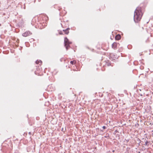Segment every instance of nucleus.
I'll use <instances>...</instances> for the list:
<instances>
[{"label": "nucleus", "instance_id": "nucleus-1", "mask_svg": "<svg viewBox=\"0 0 153 153\" xmlns=\"http://www.w3.org/2000/svg\"><path fill=\"white\" fill-rule=\"evenodd\" d=\"M142 15L141 8L137 7L134 11V20L135 22H137L140 20Z\"/></svg>", "mask_w": 153, "mask_h": 153}, {"label": "nucleus", "instance_id": "nucleus-2", "mask_svg": "<svg viewBox=\"0 0 153 153\" xmlns=\"http://www.w3.org/2000/svg\"><path fill=\"white\" fill-rule=\"evenodd\" d=\"M65 45L66 47L67 50H68L69 45L71 43L69 41L68 39L67 38L65 37L64 39Z\"/></svg>", "mask_w": 153, "mask_h": 153}, {"label": "nucleus", "instance_id": "nucleus-3", "mask_svg": "<svg viewBox=\"0 0 153 153\" xmlns=\"http://www.w3.org/2000/svg\"><path fill=\"white\" fill-rule=\"evenodd\" d=\"M31 33L29 31H27L23 33L22 34L23 36L24 37H26L27 36L30 35Z\"/></svg>", "mask_w": 153, "mask_h": 153}, {"label": "nucleus", "instance_id": "nucleus-4", "mask_svg": "<svg viewBox=\"0 0 153 153\" xmlns=\"http://www.w3.org/2000/svg\"><path fill=\"white\" fill-rule=\"evenodd\" d=\"M117 44L116 42L113 43L112 45V47L113 48L115 49L117 47Z\"/></svg>", "mask_w": 153, "mask_h": 153}, {"label": "nucleus", "instance_id": "nucleus-5", "mask_svg": "<svg viewBox=\"0 0 153 153\" xmlns=\"http://www.w3.org/2000/svg\"><path fill=\"white\" fill-rule=\"evenodd\" d=\"M69 29V28H68L66 29L65 30H63V31H64L65 32V33L66 34H68L69 33V31H68V30Z\"/></svg>", "mask_w": 153, "mask_h": 153}, {"label": "nucleus", "instance_id": "nucleus-6", "mask_svg": "<svg viewBox=\"0 0 153 153\" xmlns=\"http://www.w3.org/2000/svg\"><path fill=\"white\" fill-rule=\"evenodd\" d=\"M120 38V35H117L116 36V39L117 40H119Z\"/></svg>", "mask_w": 153, "mask_h": 153}, {"label": "nucleus", "instance_id": "nucleus-7", "mask_svg": "<svg viewBox=\"0 0 153 153\" xmlns=\"http://www.w3.org/2000/svg\"><path fill=\"white\" fill-rule=\"evenodd\" d=\"M70 63L71 64L73 65L75 63V61H71L70 62Z\"/></svg>", "mask_w": 153, "mask_h": 153}, {"label": "nucleus", "instance_id": "nucleus-8", "mask_svg": "<svg viewBox=\"0 0 153 153\" xmlns=\"http://www.w3.org/2000/svg\"><path fill=\"white\" fill-rule=\"evenodd\" d=\"M39 61H38V60H37V61H36V64H38V63H39Z\"/></svg>", "mask_w": 153, "mask_h": 153}, {"label": "nucleus", "instance_id": "nucleus-9", "mask_svg": "<svg viewBox=\"0 0 153 153\" xmlns=\"http://www.w3.org/2000/svg\"><path fill=\"white\" fill-rule=\"evenodd\" d=\"M102 128H103V129H105L106 127L105 126H103L102 127Z\"/></svg>", "mask_w": 153, "mask_h": 153}, {"label": "nucleus", "instance_id": "nucleus-10", "mask_svg": "<svg viewBox=\"0 0 153 153\" xmlns=\"http://www.w3.org/2000/svg\"><path fill=\"white\" fill-rule=\"evenodd\" d=\"M148 143V142L147 141H146V143H145V144L146 145Z\"/></svg>", "mask_w": 153, "mask_h": 153}, {"label": "nucleus", "instance_id": "nucleus-11", "mask_svg": "<svg viewBox=\"0 0 153 153\" xmlns=\"http://www.w3.org/2000/svg\"><path fill=\"white\" fill-rule=\"evenodd\" d=\"M25 7H24V9H25Z\"/></svg>", "mask_w": 153, "mask_h": 153}, {"label": "nucleus", "instance_id": "nucleus-12", "mask_svg": "<svg viewBox=\"0 0 153 153\" xmlns=\"http://www.w3.org/2000/svg\"><path fill=\"white\" fill-rule=\"evenodd\" d=\"M140 153V152H139V153Z\"/></svg>", "mask_w": 153, "mask_h": 153}]
</instances>
